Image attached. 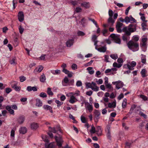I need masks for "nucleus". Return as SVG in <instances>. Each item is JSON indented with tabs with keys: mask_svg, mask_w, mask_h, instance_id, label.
Masks as SVG:
<instances>
[{
	"mask_svg": "<svg viewBox=\"0 0 148 148\" xmlns=\"http://www.w3.org/2000/svg\"><path fill=\"white\" fill-rule=\"evenodd\" d=\"M137 26L136 23H131L128 26L125 27L123 28V32L125 33V34L122 37L123 40L124 41H127L129 39V36L131 35V33L136 31Z\"/></svg>",
	"mask_w": 148,
	"mask_h": 148,
	"instance_id": "obj_1",
	"label": "nucleus"
},
{
	"mask_svg": "<svg viewBox=\"0 0 148 148\" xmlns=\"http://www.w3.org/2000/svg\"><path fill=\"white\" fill-rule=\"evenodd\" d=\"M127 45L129 49L133 51L138 50L139 49V44L136 42L130 40L127 43Z\"/></svg>",
	"mask_w": 148,
	"mask_h": 148,
	"instance_id": "obj_2",
	"label": "nucleus"
},
{
	"mask_svg": "<svg viewBox=\"0 0 148 148\" xmlns=\"http://www.w3.org/2000/svg\"><path fill=\"white\" fill-rule=\"evenodd\" d=\"M86 87L87 88H90L95 91H97L99 90V88L97 86L96 83L94 82H92L91 83H86Z\"/></svg>",
	"mask_w": 148,
	"mask_h": 148,
	"instance_id": "obj_3",
	"label": "nucleus"
},
{
	"mask_svg": "<svg viewBox=\"0 0 148 148\" xmlns=\"http://www.w3.org/2000/svg\"><path fill=\"white\" fill-rule=\"evenodd\" d=\"M110 37L114 42L118 44H120L121 41L119 35L114 34H112L110 35Z\"/></svg>",
	"mask_w": 148,
	"mask_h": 148,
	"instance_id": "obj_4",
	"label": "nucleus"
},
{
	"mask_svg": "<svg viewBox=\"0 0 148 148\" xmlns=\"http://www.w3.org/2000/svg\"><path fill=\"white\" fill-rule=\"evenodd\" d=\"M125 22L127 24L129 23H136V20L133 18L132 16H126L125 18Z\"/></svg>",
	"mask_w": 148,
	"mask_h": 148,
	"instance_id": "obj_5",
	"label": "nucleus"
},
{
	"mask_svg": "<svg viewBox=\"0 0 148 148\" xmlns=\"http://www.w3.org/2000/svg\"><path fill=\"white\" fill-rule=\"evenodd\" d=\"M112 83L114 85H116V88L117 89L121 88L124 85L123 83L120 81L113 82Z\"/></svg>",
	"mask_w": 148,
	"mask_h": 148,
	"instance_id": "obj_6",
	"label": "nucleus"
},
{
	"mask_svg": "<svg viewBox=\"0 0 148 148\" xmlns=\"http://www.w3.org/2000/svg\"><path fill=\"white\" fill-rule=\"evenodd\" d=\"M131 65L132 66L129 64H125L124 67L126 69L128 68L129 70H133L134 69L133 67L136 65V62L134 61H132L131 62Z\"/></svg>",
	"mask_w": 148,
	"mask_h": 148,
	"instance_id": "obj_7",
	"label": "nucleus"
},
{
	"mask_svg": "<svg viewBox=\"0 0 148 148\" xmlns=\"http://www.w3.org/2000/svg\"><path fill=\"white\" fill-rule=\"evenodd\" d=\"M105 132L107 138L110 140L111 139V131L110 127L109 126H107L106 129L105 130Z\"/></svg>",
	"mask_w": 148,
	"mask_h": 148,
	"instance_id": "obj_8",
	"label": "nucleus"
},
{
	"mask_svg": "<svg viewBox=\"0 0 148 148\" xmlns=\"http://www.w3.org/2000/svg\"><path fill=\"white\" fill-rule=\"evenodd\" d=\"M115 22V21L112 18V17H109L108 20V24H104V27H108L109 26H112Z\"/></svg>",
	"mask_w": 148,
	"mask_h": 148,
	"instance_id": "obj_9",
	"label": "nucleus"
},
{
	"mask_svg": "<svg viewBox=\"0 0 148 148\" xmlns=\"http://www.w3.org/2000/svg\"><path fill=\"white\" fill-rule=\"evenodd\" d=\"M86 108L90 112H91L93 109L92 106L88 102H86L84 103Z\"/></svg>",
	"mask_w": 148,
	"mask_h": 148,
	"instance_id": "obj_10",
	"label": "nucleus"
},
{
	"mask_svg": "<svg viewBox=\"0 0 148 148\" xmlns=\"http://www.w3.org/2000/svg\"><path fill=\"white\" fill-rule=\"evenodd\" d=\"M123 25V24L120 22H117L116 28L118 32L121 33L122 32L121 27Z\"/></svg>",
	"mask_w": 148,
	"mask_h": 148,
	"instance_id": "obj_11",
	"label": "nucleus"
},
{
	"mask_svg": "<svg viewBox=\"0 0 148 148\" xmlns=\"http://www.w3.org/2000/svg\"><path fill=\"white\" fill-rule=\"evenodd\" d=\"M18 18L20 22H22L24 20V14L22 11H19L18 15Z\"/></svg>",
	"mask_w": 148,
	"mask_h": 148,
	"instance_id": "obj_12",
	"label": "nucleus"
},
{
	"mask_svg": "<svg viewBox=\"0 0 148 148\" xmlns=\"http://www.w3.org/2000/svg\"><path fill=\"white\" fill-rule=\"evenodd\" d=\"M17 83L16 82H15L14 83H12V88L15 90L19 91L21 90V88L20 86H17Z\"/></svg>",
	"mask_w": 148,
	"mask_h": 148,
	"instance_id": "obj_13",
	"label": "nucleus"
},
{
	"mask_svg": "<svg viewBox=\"0 0 148 148\" xmlns=\"http://www.w3.org/2000/svg\"><path fill=\"white\" fill-rule=\"evenodd\" d=\"M95 49L100 52L104 53L106 52L107 50V47L106 45L97 48V46H95Z\"/></svg>",
	"mask_w": 148,
	"mask_h": 148,
	"instance_id": "obj_14",
	"label": "nucleus"
},
{
	"mask_svg": "<svg viewBox=\"0 0 148 148\" xmlns=\"http://www.w3.org/2000/svg\"><path fill=\"white\" fill-rule=\"evenodd\" d=\"M100 112L98 110H95L94 112V115L95 119H97V121L99 118V116L100 115Z\"/></svg>",
	"mask_w": 148,
	"mask_h": 148,
	"instance_id": "obj_15",
	"label": "nucleus"
},
{
	"mask_svg": "<svg viewBox=\"0 0 148 148\" xmlns=\"http://www.w3.org/2000/svg\"><path fill=\"white\" fill-rule=\"evenodd\" d=\"M44 109L46 110H49L51 113H53L52 108L48 105H44L43 106Z\"/></svg>",
	"mask_w": 148,
	"mask_h": 148,
	"instance_id": "obj_16",
	"label": "nucleus"
},
{
	"mask_svg": "<svg viewBox=\"0 0 148 148\" xmlns=\"http://www.w3.org/2000/svg\"><path fill=\"white\" fill-rule=\"evenodd\" d=\"M27 90L29 92L31 91L32 90L34 91H36L37 90V88L36 86L32 87L29 86L27 87Z\"/></svg>",
	"mask_w": 148,
	"mask_h": 148,
	"instance_id": "obj_17",
	"label": "nucleus"
},
{
	"mask_svg": "<svg viewBox=\"0 0 148 148\" xmlns=\"http://www.w3.org/2000/svg\"><path fill=\"white\" fill-rule=\"evenodd\" d=\"M58 137L57 136H55V139L57 143V145L59 147H61L62 145V143L63 142L61 138H59L58 140L57 138Z\"/></svg>",
	"mask_w": 148,
	"mask_h": 148,
	"instance_id": "obj_18",
	"label": "nucleus"
},
{
	"mask_svg": "<svg viewBox=\"0 0 148 148\" xmlns=\"http://www.w3.org/2000/svg\"><path fill=\"white\" fill-rule=\"evenodd\" d=\"M97 36L95 35H92V40L94 42V45L96 47L97 46V44L98 42V41L97 40Z\"/></svg>",
	"mask_w": 148,
	"mask_h": 148,
	"instance_id": "obj_19",
	"label": "nucleus"
},
{
	"mask_svg": "<svg viewBox=\"0 0 148 148\" xmlns=\"http://www.w3.org/2000/svg\"><path fill=\"white\" fill-rule=\"evenodd\" d=\"M81 6L84 7L86 8H88L90 7V3L88 2H84L81 4Z\"/></svg>",
	"mask_w": 148,
	"mask_h": 148,
	"instance_id": "obj_20",
	"label": "nucleus"
},
{
	"mask_svg": "<svg viewBox=\"0 0 148 148\" xmlns=\"http://www.w3.org/2000/svg\"><path fill=\"white\" fill-rule=\"evenodd\" d=\"M43 67L42 66H40L39 67L36 68L34 71L35 73L40 72L43 69Z\"/></svg>",
	"mask_w": 148,
	"mask_h": 148,
	"instance_id": "obj_21",
	"label": "nucleus"
},
{
	"mask_svg": "<svg viewBox=\"0 0 148 148\" xmlns=\"http://www.w3.org/2000/svg\"><path fill=\"white\" fill-rule=\"evenodd\" d=\"M74 43V40L73 39H69L67 41L66 45L68 47H70L73 45Z\"/></svg>",
	"mask_w": 148,
	"mask_h": 148,
	"instance_id": "obj_22",
	"label": "nucleus"
},
{
	"mask_svg": "<svg viewBox=\"0 0 148 148\" xmlns=\"http://www.w3.org/2000/svg\"><path fill=\"white\" fill-rule=\"evenodd\" d=\"M77 101V100L76 97L73 96H71L70 97V99L69 101L70 103L73 104L75 102Z\"/></svg>",
	"mask_w": 148,
	"mask_h": 148,
	"instance_id": "obj_23",
	"label": "nucleus"
},
{
	"mask_svg": "<svg viewBox=\"0 0 148 148\" xmlns=\"http://www.w3.org/2000/svg\"><path fill=\"white\" fill-rule=\"evenodd\" d=\"M42 101L39 99H37L36 100V105L38 107H40L42 106Z\"/></svg>",
	"mask_w": 148,
	"mask_h": 148,
	"instance_id": "obj_24",
	"label": "nucleus"
},
{
	"mask_svg": "<svg viewBox=\"0 0 148 148\" xmlns=\"http://www.w3.org/2000/svg\"><path fill=\"white\" fill-rule=\"evenodd\" d=\"M27 128L25 127H21L19 130V132L20 134H24L27 132Z\"/></svg>",
	"mask_w": 148,
	"mask_h": 148,
	"instance_id": "obj_25",
	"label": "nucleus"
},
{
	"mask_svg": "<svg viewBox=\"0 0 148 148\" xmlns=\"http://www.w3.org/2000/svg\"><path fill=\"white\" fill-rule=\"evenodd\" d=\"M116 101H114L112 103H109L108 104V107L112 108H114L116 106Z\"/></svg>",
	"mask_w": 148,
	"mask_h": 148,
	"instance_id": "obj_26",
	"label": "nucleus"
},
{
	"mask_svg": "<svg viewBox=\"0 0 148 148\" xmlns=\"http://www.w3.org/2000/svg\"><path fill=\"white\" fill-rule=\"evenodd\" d=\"M46 79V77L44 73H42L40 78V81L41 82H45Z\"/></svg>",
	"mask_w": 148,
	"mask_h": 148,
	"instance_id": "obj_27",
	"label": "nucleus"
},
{
	"mask_svg": "<svg viewBox=\"0 0 148 148\" xmlns=\"http://www.w3.org/2000/svg\"><path fill=\"white\" fill-rule=\"evenodd\" d=\"M25 117L23 116H20L18 119V122L20 124L23 123L25 120Z\"/></svg>",
	"mask_w": 148,
	"mask_h": 148,
	"instance_id": "obj_28",
	"label": "nucleus"
},
{
	"mask_svg": "<svg viewBox=\"0 0 148 148\" xmlns=\"http://www.w3.org/2000/svg\"><path fill=\"white\" fill-rule=\"evenodd\" d=\"M38 126L37 123H33L31 125V127L32 129L36 130L38 127Z\"/></svg>",
	"mask_w": 148,
	"mask_h": 148,
	"instance_id": "obj_29",
	"label": "nucleus"
},
{
	"mask_svg": "<svg viewBox=\"0 0 148 148\" xmlns=\"http://www.w3.org/2000/svg\"><path fill=\"white\" fill-rule=\"evenodd\" d=\"M96 132L98 135L100 136L101 135L102 133V131L100 126H98L97 127Z\"/></svg>",
	"mask_w": 148,
	"mask_h": 148,
	"instance_id": "obj_30",
	"label": "nucleus"
},
{
	"mask_svg": "<svg viewBox=\"0 0 148 148\" xmlns=\"http://www.w3.org/2000/svg\"><path fill=\"white\" fill-rule=\"evenodd\" d=\"M80 1V0H78L77 1H71L70 3L74 6H75V5H77L79 4L80 3L79 2Z\"/></svg>",
	"mask_w": 148,
	"mask_h": 148,
	"instance_id": "obj_31",
	"label": "nucleus"
},
{
	"mask_svg": "<svg viewBox=\"0 0 148 148\" xmlns=\"http://www.w3.org/2000/svg\"><path fill=\"white\" fill-rule=\"evenodd\" d=\"M147 38L145 37L143 38L142 39V41L143 43L142 44V46L144 47H145L147 44L146 42L147 41Z\"/></svg>",
	"mask_w": 148,
	"mask_h": 148,
	"instance_id": "obj_32",
	"label": "nucleus"
},
{
	"mask_svg": "<svg viewBox=\"0 0 148 148\" xmlns=\"http://www.w3.org/2000/svg\"><path fill=\"white\" fill-rule=\"evenodd\" d=\"M105 86L106 88L108 89V91L110 92L112 91L113 90V88L112 86L111 85L109 84H105Z\"/></svg>",
	"mask_w": 148,
	"mask_h": 148,
	"instance_id": "obj_33",
	"label": "nucleus"
},
{
	"mask_svg": "<svg viewBox=\"0 0 148 148\" xmlns=\"http://www.w3.org/2000/svg\"><path fill=\"white\" fill-rule=\"evenodd\" d=\"M87 70L88 71L89 74L90 75L93 74L94 73V71L92 67H88L87 69Z\"/></svg>",
	"mask_w": 148,
	"mask_h": 148,
	"instance_id": "obj_34",
	"label": "nucleus"
},
{
	"mask_svg": "<svg viewBox=\"0 0 148 148\" xmlns=\"http://www.w3.org/2000/svg\"><path fill=\"white\" fill-rule=\"evenodd\" d=\"M48 143H46L45 144V146L46 148H53L54 146L53 143H51L49 145L47 144Z\"/></svg>",
	"mask_w": 148,
	"mask_h": 148,
	"instance_id": "obj_35",
	"label": "nucleus"
},
{
	"mask_svg": "<svg viewBox=\"0 0 148 148\" xmlns=\"http://www.w3.org/2000/svg\"><path fill=\"white\" fill-rule=\"evenodd\" d=\"M127 100L126 99H123L122 105V106L123 108H126L127 106Z\"/></svg>",
	"mask_w": 148,
	"mask_h": 148,
	"instance_id": "obj_36",
	"label": "nucleus"
},
{
	"mask_svg": "<svg viewBox=\"0 0 148 148\" xmlns=\"http://www.w3.org/2000/svg\"><path fill=\"white\" fill-rule=\"evenodd\" d=\"M122 64H118L116 62H114L113 64V66L114 67H116L118 68H120L122 66Z\"/></svg>",
	"mask_w": 148,
	"mask_h": 148,
	"instance_id": "obj_37",
	"label": "nucleus"
},
{
	"mask_svg": "<svg viewBox=\"0 0 148 148\" xmlns=\"http://www.w3.org/2000/svg\"><path fill=\"white\" fill-rule=\"evenodd\" d=\"M42 137L44 141L47 143L49 142L48 137L47 136L45 135H42Z\"/></svg>",
	"mask_w": 148,
	"mask_h": 148,
	"instance_id": "obj_38",
	"label": "nucleus"
},
{
	"mask_svg": "<svg viewBox=\"0 0 148 148\" xmlns=\"http://www.w3.org/2000/svg\"><path fill=\"white\" fill-rule=\"evenodd\" d=\"M81 119L82 122L84 123H86L87 122V119L84 116H81Z\"/></svg>",
	"mask_w": 148,
	"mask_h": 148,
	"instance_id": "obj_39",
	"label": "nucleus"
},
{
	"mask_svg": "<svg viewBox=\"0 0 148 148\" xmlns=\"http://www.w3.org/2000/svg\"><path fill=\"white\" fill-rule=\"evenodd\" d=\"M141 62L143 64H145L146 63V58L145 56L143 55H142L141 58Z\"/></svg>",
	"mask_w": 148,
	"mask_h": 148,
	"instance_id": "obj_40",
	"label": "nucleus"
},
{
	"mask_svg": "<svg viewBox=\"0 0 148 148\" xmlns=\"http://www.w3.org/2000/svg\"><path fill=\"white\" fill-rule=\"evenodd\" d=\"M110 57L113 59L116 60L118 58L117 55L116 54H113L110 55Z\"/></svg>",
	"mask_w": 148,
	"mask_h": 148,
	"instance_id": "obj_41",
	"label": "nucleus"
},
{
	"mask_svg": "<svg viewBox=\"0 0 148 148\" xmlns=\"http://www.w3.org/2000/svg\"><path fill=\"white\" fill-rule=\"evenodd\" d=\"M10 62L11 64L15 65L16 64V58H14L10 60Z\"/></svg>",
	"mask_w": 148,
	"mask_h": 148,
	"instance_id": "obj_42",
	"label": "nucleus"
},
{
	"mask_svg": "<svg viewBox=\"0 0 148 148\" xmlns=\"http://www.w3.org/2000/svg\"><path fill=\"white\" fill-rule=\"evenodd\" d=\"M47 92L48 95H53V93L51 90V88H47Z\"/></svg>",
	"mask_w": 148,
	"mask_h": 148,
	"instance_id": "obj_43",
	"label": "nucleus"
},
{
	"mask_svg": "<svg viewBox=\"0 0 148 148\" xmlns=\"http://www.w3.org/2000/svg\"><path fill=\"white\" fill-rule=\"evenodd\" d=\"M55 102L57 104V106L58 107H59L63 103V102H61L58 100H56Z\"/></svg>",
	"mask_w": 148,
	"mask_h": 148,
	"instance_id": "obj_44",
	"label": "nucleus"
},
{
	"mask_svg": "<svg viewBox=\"0 0 148 148\" xmlns=\"http://www.w3.org/2000/svg\"><path fill=\"white\" fill-rule=\"evenodd\" d=\"M14 134H15V131L12 130L11 131V136L12 137V140H14Z\"/></svg>",
	"mask_w": 148,
	"mask_h": 148,
	"instance_id": "obj_45",
	"label": "nucleus"
},
{
	"mask_svg": "<svg viewBox=\"0 0 148 148\" xmlns=\"http://www.w3.org/2000/svg\"><path fill=\"white\" fill-rule=\"evenodd\" d=\"M146 70L145 69H143L142 70L141 72V73L143 77H145Z\"/></svg>",
	"mask_w": 148,
	"mask_h": 148,
	"instance_id": "obj_46",
	"label": "nucleus"
},
{
	"mask_svg": "<svg viewBox=\"0 0 148 148\" xmlns=\"http://www.w3.org/2000/svg\"><path fill=\"white\" fill-rule=\"evenodd\" d=\"M88 19L90 21H92L93 23L95 24V25L96 27H98V26L97 25V22L94 19H92L90 18H89Z\"/></svg>",
	"mask_w": 148,
	"mask_h": 148,
	"instance_id": "obj_47",
	"label": "nucleus"
},
{
	"mask_svg": "<svg viewBox=\"0 0 148 148\" xmlns=\"http://www.w3.org/2000/svg\"><path fill=\"white\" fill-rule=\"evenodd\" d=\"M64 82L65 83V84H63V85L64 86H66V84L68 83L69 82V80L67 77H65L64 79Z\"/></svg>",
	"mask_w": 148,
	"mask_h": 148,
	"instance_id": "obj_48",
	"label": "nucleus"
},
{
	"mask_svg": "<svg viewBox=\"0 0 148 148\" xmlns=\"http://www.w3.org/2000/svg\"><path fill=\"white\" fill-rule=\"evenodd\" d=\"M142 26L143 27V30H145L146 29V27L147 26L146 22H144L143 23L142 25Z\"/></svg>",
	"mask_w": 148,
	"mask_h": 148,
	"instance_id": "obj_49",
	"label": "nucleus"
},
{
	"mask_svg": "<svg viewBox=\"0 0 148 148\" xmlns=\"http://www.w3.org/2000/svg\"><path fill=\"white\" fill-rule=\"evenodd\" d=\"M19 32L21 34H22L24 30V29L22 27L21 25H20L19 27Z\"/></svg>",
	"mask_w": 148,
	"mask_h": 148,
	"instance_id": "obj_50",
	"label": "nucleus"
},
{
	"mask_svg": "<svg viewBox=\"0 0 148 148\" xmlns=\"http://www.w3.org/2000/svg\"><path fill=\"white\" fill-rule=\"evenodd\" d=\"M139 114L141 116L143 117L145 119H146L147 118V116L145 114H144L143 112H139Z\"/></svg>",
	"mask_w": 148,
	"mask_h": 148,
	"instance_id": "obj_51",
	"label": "nucleus"
},
{
	"mask_svg": "<svg viewBox=\"0 0 148 148\" xmlns=\"http://www.w3.org/2000/svg\"><path fill=\"white\" fill-rule=\"evenodd\" d=\"M20 81L22 82L26 80V78L23 76H21L19 77Z\"/></svg>",
	"mask_w": 148,
	"mask_h": 148,
	"instance_id": "obj_52",
	"label": "nucleus"
},
{
	"mask_svg": "<svg viewBox=\"0 0 148 148\" xmlns=\"http://www.w3.org/2000/svg\"><path fill=\"white\" fill-rule=\"evenodd\" d=\"M95 127L93 125H92L91 127V129L90 130V132L91 133H94L95 132Z\"/></svg>",
	"mask_w": 148,
	"mask_h": 148,
	"instance_id": "obj_53",
	"label": "nucleus"
},
{
	"mask_svg": "<svg viewBox=\"0 0 148 148\" xmlns=\"http://www.w3.org/2000/svg\"><path fill=\"white\" fill-rule=\"evenodd\" d=\"M40 96L44 98L46 97H47V95L45 93L42 92L40 93Z\"/></svg>",
	"mask_w": 148,
	"mask_h": 148,
	"instance_id": "obj_54",
	"label": "nucleus"
},
{
	"mask_svg": "<svg viewBox=\"0 0 148 148\" xmlns=\"http://www.w3.org/2000/svg\"><path fill=\"white\" fill-rule=\"evenodd\" d=\"M140 97L144 101H146L147 100V97L144 95H140Z\"/></svg>",
	"mask_w": 148,
	"mask_h": 148,
	"instance_id": "obj_55",
	"label": "nucleus"
},
{
	"mask_svg": "<svg viewBox=\"0 0 148 148\" xmlns=\"http://www.w3.org/2000/svg\"><path fill=\"white\" fill-rule=\"evenodd\" d=\"M49 130L51 132H52L54 133H56V131L55 127L51 128L50 127H49Z\"/></svg>",
	"mask_w": 148,
	"mask_h": 148,
	"instance_id": "obj_56",
	"label": "nucleus"
},
{
	"mask_svg": "<svg viewBox=\"0 0 148 148\" xmlns=\"http://www.w3.org/2000/svg\"><path fill=\"white\" fill-rule=\"evenodd\" d=\"M108 14L110 16V17H112L113 15V12L112 10H109V11Z\"/></svg>",
	"mask_w": 148,
	"mask_h": 148,
	"instance_id": "obj_57",
	"label": "nucleus"
},
{
	"mask_svg": "<svg viewBox=\"0 0 148 148\" xmlns=\"http://www.w3.org/2000/svg\"><path fill=\"white\" fill-rule=\"evenodd\" d=\"M51 73L53 74H58L60 73V71L59 70H56L55 71V73H54L53 71H52Z\"/></svg>",
	"mask_w": 148,
	"mask_h": 148,
	"instance_id": "obj_58",
	"label": "nucleus"
},
{
	"mask_svg": "<svg viewBox=\"0 0 148 148\" xmlns=\"http://www.w3.org/2000/svg\"><path fill=\"white\" fill-rule=\"evenodd\" d=\"M77 34L79 36H83L85 35V34L82 32L79 31L78 32Z\"/></svg>",
	"mask_w": 148,
	"mask_h": 148,
	"instance_id": "obj_59",
	"label": "nucleus"
},
{
	"mask_svg": "<svg viewBox=\"0 0 148 148\" xmlns=\"http://www.w3.org/2000/svg\"><path fill=\"white\" fill-rule=\"evenodd\" d=\"M82 11V9L79 7H77L75 9V11L76 12L78 13L79 12H80Z\"/></svg>",
	"mask_w": 148,
	"mask_h": 148,
	"instance_id": "obj_60",
	"label": "nucleus"
},
{
	"mask_svg": "<svg viewBox=\"0 0 148 148\" xmlns=\"http://www.w3.org/2000/svg\"><path fill=\"white\" fill-rule=\"evenodd\" d=\"M96 82L98 84H101L103 83V81L101 79H100L96 81Z\"/></svg>",
	"mask_w": 148,
	"mask_h": 148,
	"instance_id": "obj_61",
	"label": "nucleus"
},
{
	"mask_svg": "<svg viewBox=\"0 0 148 148\" xmlns=\"http://www.w3.org/2000/svg\"><path fill=\"white\" fill-rule=\"evenodd\" d=\"M133 40L135 41V42H136L138 41L139 40V37L136 36H133Z\"/></svg>",
	"mask_w": 148,
	"mask_h": 148,
	"instance_id": "obj_62",
	"label": "nucleus"
},
{
	"mask_svg": "<svg viewBox=\"0 0 148 148\" xmlns=\"http://www.w3.org/2000/svg\"><path fill=\"white\" fill-rule=\"evenodd\" d=\"M124 97L123 94L122 93H121L118 97V99L120 100Z\"/></svg>",
	"mask_w": 148,
	"mask_h": 148,
	"instance_id": "obj_63",
	"label": "nucleus"
},
{
	"mask_svg": "<svg viewBox=\"0 0 148 148\" xmlns=\"http://www.w3.org/2000/svg\"><path fill=\"white\" fill-rule=\"evenodd\" d=\"M76 85L77 86H80L82 85V83L80 81H78L76 84Z\"/></svg>",
	"mask_w": 148,
	"mask_h": 148,
	"instance_id": "obj_64",
	"label": "nucleus"
}]
</instances>
